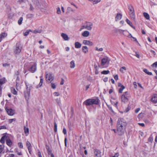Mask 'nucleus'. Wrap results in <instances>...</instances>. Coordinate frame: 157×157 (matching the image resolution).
I'll list each match as a JSON object with an SVG mask.
<instances>
[{
	"label": "nucleus",
	"mask_w": 157,
	"mask_h": 157,
	"mask_svg": "<svg viewBox=\"0 0 157 157\" xmlns=\"http://www.w3.org/2000/svg\"><path fill=\"white\" fill-rule=\"evenodd\" d=\"M127 124L126 122L123 118H119L118 120L117 127L125 128Z\"/></svg>",
	"instance_id": "obj_1"
},
{
	"label": "nucleus",
	"mask_w": 157,
	"mask_h": 157,
	"mask_svg": "<svg viewBox=\"0 0 157 157\" xmlns=\"http://www.w3.org/2000/svg\"><path fill=\"white\" fill-rule=\"evenodd\" d=\"M99 102V100L98 99H89L86 100L84 103L86 105H90L93 104L98 105Z\"/></svg>",
	"instance_id": "obj_2"
},
{
	"label": "nucleus",
	"mask_w": 157,
	"mask_h": 157,
	"mask_svg": "<svg viewBox=\"0 0 157 157\" xmlns=\"http://www.w3.org/2000/svg\"><path fill=\"white\" fill-rule=\"evenodd\" d=\"M129 95V93L128 91L124 93L121 96V101L124 103L127 102L128 101Z\"/></svg>",
	"instance_id": "obj_3"
},
{
	"label": "nucleus",
	"mask_w": 157,
	"mask_h": 157,
	"mask_svg": "<svg viewBox=\"0 0 157 157\" xmlns=\"http://www.w3.org/2000/svg\"><path fill=\"white\" fill-rule=\"evenodd\" d=\"M93 24L90 22H86L83 26V28L80 29V31H81L83 28L89 30H91L92 29Z\"/></svg>",
	"instance_id": "obj_4"
},
{
	"label": "nucleus",
	"mask_w": 157,
	"mask_h": 157,
	"mask_svg": "<svg viewBox=\"0 0 157 157\" xmlns=\"http://www.w3.org/2000/svg\"><path fill=\"white\" fill-rule=\"evenodd\" d=\"M25 85L26 87L27 91L25 93V96H29L30 95V90L31 89L33 88V86L32 85L29 84V83L25 82Z\"/></svg>",
	"instance_id": "obj_5"
},
{
	"label": "nucleus",
	"mask_w": 157,
	"mask_h": 157,
	"mask_svg": "<svg viewBox=\"0 0 157 157\" xmlns=\"http://www.w3.org/2000/svg\"><path fill=\"white\" fill-rule=\"evenodd\" d=\"M110 60L107 57L103 58L101 60V65L104 66L106 64H108L109 63Z\"/></svg>",
	"instance_id": "obj_6"
},
{
	"label": "nucleus",
	"mask_w": 157,
	"mask_h": 157,
	"mask_svg": "<svg viewBox=\"0 0 157 157\" xmlns=\"http://www.w3.org/2000/svg\"><path fill=\"white\" fill-rule=\"evenodd\" d=\"M117 133L120 136L123 135L125 131V128L117 127Z\"/></svg>",
	"instance_id": "obj_7"
},
{
	"label": "nucleus",
	"mask_w": 157,
	"mask_h": 157,
	"mask_svg": "<svg viewBox=\"0 0 157 157\" xmlns=\"http://www.w3.org/2000/svg\"><path fill=\"white\" fill-rule=\"evenodd\" d=\"M101 151L100 150L97 149H94V157H101Z\"/></svg>",
	"instance_id": "obj_8"
},
{
	"label": "nucleus",
	"mask_w": 157,
	"mask_h": 157,
	"mask_svg": "<svg viewBox=\"0 0 157 157\" xmlns=\"http://www.w3.org/2000/svg\"><path fill=\"white\" fill-rule=\"evenodd\" d=\"M16 47L14 49V52L16 54H18L21 51L22 47L21 45L18 44H17Z\"/></svg>",
	"instance_id": "obj_9"
},
{
	"label": "nucleus",
	"mask_w": 157,
	"mask_h": 157,
	"mask_svg": "<svg viewBox=\"0 0 157 157\" xmlns=\"http://www.w3.org/2000/svg\"><path fill=\"white\" fill-rule=\"evenodd\" d=\"M5 109L7 114L10 116H13L14 113V110L11 109H8L5 105Z\"/></svg>",
	"instance_id": "obj_10"
},
{
	"label": "nucleus",
	"mask_w": 157,
	"mask_h": 157,
	"mask_svg": "<svg viewBox=\"0 0 157 157\" xmlns=\"http://www.w3.org/2000/svg\"><path fill=\"white\" fill-rule=\"evenodd\" d=\"M46 80L47 81L51 82L53 79V77L51 73L47 74L46 75Z\"/></svg>",
	"instance_id": "obj_11"
},
{
	"label": "nucleus",
	"mask_w": 157,
	"mask_h": 157,
	"mask_svg": "<svg viewBox=\"0 0 157 157\" xmlns=\"http://www.w3.org/2000/svg\"><path fill=\"white\" fill-rule=\"evenodd\" d=\"M118 87H120L118 90V92L119 93H121L123 90L125 88V87L121 83H119L118 84Z\"/></svg>",
	"instance_id": "obj_12"
},
{
	"label": "nucleus",
	"mask_w": 157,
	"mask_h": 157,
	"mask_svg": "<svg viewBox=\"0 0 157 157\" xmlns=\"http://www.w3.org/2000/svg\"><path fill=\"white\" fill-rule=\"evenodd\" d=\"M36 65L35 64H34L29 68V71L32 73H33L36 71Z\"/></svg>",
	"instance_id": "obj_13"
},
{
	"label": "nucleus",
	"mask_w": 157,
	"mask_h": 157,
	"mask_svg": "<svg viewBox=\"0 0 157 157\" xmlns=\"http://www.w3.org/2000/svg\"><path fill=\"white\" fill-rule=\"evenodd\" d=\"M33 2L34 4L35 5L36 8H40V5L38 0H33Z\"/></svg>",
	"instance_id": "obj_14"
},
{
	"label": "nucleus",
	"mask_w": 157,
	"mask_h": 157,
	"mask_svg": "<svg viewBox=\"0 0 157 157\" xmlns=\"http://www.w3.org/2000/svg\"><path fill=\"white\" fill-rule=\"evenodd\" d=\"M82 43L85 45H87L90 46H92L93 45V43L87 40H84L83 41Z\"/></svg>",
	"instance_id": "obj_15"
},
{
	"label": "nucleus",
	"mask_w": 157,
	"mask_h": 157,
	"mask_svg": "<svg viewBox=\"0 0 157 157\" xmlns=\"http://www.w3.org/2000/svg\"><path fill=\"white\" fill-rule=\"evenodd\" d=\"M7 36V34L5 32L2 33L0 34V42L2 39L5 38Z\"/></svg>",
	"instance_id": "obj_16"
},
{
	"label": "nucleus",
	"mask_w": 157,
	"mask_h": 157,
	"mask_svg": "<svg viewBox=\"0 0 157 157\" xmlns=\"http://www.w3.org/2000/svg\"><path fill=\"white\" fill-rule=\"evenodd\" d=\"M151 101L154 103H157V94H154L151 99Z\"/></svg>",
	"instance_id": "obj_17"
},
{
	"label": "nucleus",
	"mask_w": 157,
	"mask_h": 157,
	"mask_svg": "<svg viewBox=\"0 0 157 157\" xmlns=\"http://www.w3.org/2000/svg\"><path fill=\"white\" fill-rule=\"evenodd\" d=\"M90 35V32L87 31H84L82 33V36L85 37H88Z\"/></svg>",
	"instance_id": "obj_18"
},
{
	"label": "nucleus",
	"mask_w": 157,
	"mask_h": 157,
	"mask_svg": "<svg viewBox=\"0 0 157 157\" xmlns=\"http://www.w3.org/2000/svg\"><path fill=\"white\" fill-rule=\"evenodd\" d=\"M7 136L6 135H4L2 136L0 140V142H1L2 144H3L5 142V140H6Z\"/></svg>",
	"instance_id": "obj_19"
},
{
	"label": "nucleus",
	"mask_w": 157,
	"mask_h": 157,
	"mask_svg": "<svg viewBox=\"0 0 157 157\" xmlns=\"http://www.w3.org/2000/svg\"><path fill=\"white\" fill-rule=\"evenodd\" d=\"M82 45L79 42H75V48H80L81 47Z\"/></svg>",
	"instance_id": "obj_20"
},
{
	"label": "nucleus",
	"mask_w": 157,
	"mask_h": 157,
	"mask_svg": "<svg viewBox=\"0 0 157 157\" xmlns=\"http://www.w3.org/2000/svg\"><path fill=\"white\" fill-rule=\"evenodd\" d=\"M82 50L83 52L85 53H87L88 52V48L87 46H84L82 47Z\"/></svg>",
	"instance_id": "obj_21"
},
{
	"label": "nucleus",
	"mask_w": 157,
	"mask_h": 157,
	"mask_svg": "<svg viewBox=\"0 0 157 157\" xmlns=\"http://www.w3.org/2000/svg\"><path fill=\"white\" fill-rule=\"evenodd\" d=\"M6 144L10 147L12 144V142L11 140L9 139H8L7 138L6 139Z\"/></svg>",
	"instance_id": "obj_22"
},
{
	"label": "nucleus",
	"mask_w": 157,
	"mask_h": 157,
	"mask_svg": "<svg viewBox=\"0 0 157 157\" xmlns=\"http://www.w3.org/2000/svg\"><path fill=\"white\" fill-rule=\"evenodd\" d=\"M61 36L63 38V39L66 40H68V37L67 35L64 33H62L61 34Z\"/></svg>",
	"instance_id": "obj_23"
},
{
	"label": "nucleus",
	"mask_w": 157,
	"mask_h": 157,
	"mask_svg": "<svg viewBox=\"0 0 157 157\" xmlns=\"http://www.w3.org/2000/svg\"><path fill=\"white\" fill-rule=\"evenodd\" d=\"M122 14L119 13H118L116 17V20H120L122 17Z\"/></svg>",
	"instance_id": "obj_24"
},
{
	"label": "nucleus",
	"mask_w": 157,
	"mask_h": 157,
	"mask_svg": "<svg viewBox=\"0 0 157 157\" xmlns=\"http://www.w3.org/2000/svg\"><path fill=\"white\" fill-rule=\"evenodd\" d=\"M129 14L132 20H134L135 17V15L134 12L129 13Z\"/></svg>",
	"instance_id": "obj_25"
},
{
	"label": "nucleus",
	"mask_w": 157,
	"mask_h": 157,
	"mask_svg": "<svg viewBox=\"0 0 157 157\" xmlns=\"http://www.w3.org/2000/svg\"><path fill=\"white\" fill-rule=\"evenodd\" d=\"M6 79L5 78L0 79V85H2L6 82Z\"/></svg>",
	"instance_id": "obj_26"
},
{
	"label": "nucleus",
	"mask_w": 157,
	"mask_h": 157,
	"mask_svg": "<svg viewBox=\"0 0 157 157\" xmlns=\"http://www.w3.org/2000/svg\"><path fill=\"white\" fill-rule=\"evenodd\" d=\"M11 91L12 93H13V94L15 95L17 94V92L14 88L11 87Z\"/></svg>",
	"instance_id": "obj_27"
},
{
	"label": "nucleus",
	"mask_w": 157,
	"mask_h": 157,
	"mask_svg": "<svg viewBox=\"0 0 157 157\" xmlns=\"http://www.w3.org/2000/svg\"><path fill=\"white\" fill-rule=\"evenodd\" d=\"M24 132L25 134H27L26 136L28 135V134L29 133V129L28 128H26L25 126L24 127Z\"/></svg>",
	"instance_id": "obj_28"
},
{
	"label": "nucleus",
	"mask_w": 157,
	"mask_h": 157,
	"mask_svg": "<svg viewBox=\"0 0 157 157\" xmlns=\"http://www.w3.org/2000/svg\"><path fill=\"white\" fill-rule=\"evenodd\" d=\"M126 21L127 23L131 27L135 29V27L133 26L132 23L128 19H127L126 20Z\"/></svg>",
	"instance_id": "obj_29"
},
{
	"label": "nucleus",
	"mask_w": 157,
	"mask_h": 157,
	"mask_svg": "<svg viewBox=\"0 0 157 157\" xmlns=\"http://www.w3.org/2000/svg\"><path fill=\"white\" fill-rule=\"evenodd\" d=\"M128 9L129 10V13L134 12L133 7L132 6H128Z\"/></svg>",
	"instance_id": "obj_30"
},
{
	"label": "nucleus",
	"mask_w": 157,
	"mask_h": 157,
	"mask_svg": "<svg viewBox=\"0 0 157 157\" xmlns=\"http://www.w3.org/2000/svg\"><path fill=\"white\" fill-rule=\"evenodd\" d=\"M143 71L145 72V73H146L147 74L149 75H152V73L151 72H149L146 69H144L143 70Z\"/></svg>",
	"instance_id": "obj_31"
},
{
	"label": "nucleus",
	"mask_w": 157,
	"mask_h": 157,
	"mask_svg": "<svg viewBox=\"0 0 157 157\" xmlns=\"http://www.w3.org/2000/svg\"><path fill=\"white\" fill-rule=\"evenodd\" d=\"M144 15L145 17L147 19L149 20L150 18L149 15L147 13H144Z\"/></svg>",
	"instance_id": "obj_32"
},
{
	"label": "nucleus",
	"mask_w": 157,
	"mask_h": 157,
	"mask_svg": "<svg viewBox=\"0 0 157 157\" xmlns=\"http://www.w3.org/2000/svg\"><path fill=\"white\" fill-rule=\"evenodd\" d=\"M75 63L73 61H71L70 62V67L71 68H74L75 67Z\"/></svg>",
	"instance_id": "obj_33"
},
{
	"label": "nucleus",
	"mask_w": 157,
	"mask_h": 157,
	"mask_svg": "<svg viewBox=\"0 0 157 157\" xmlns=\"http://www.w3.org/2000/svg\"><path fill=\"white\" fill-rule=\"evenodd\" d=\"M32 31L31 30H27L24 33V36H27L29 33L30 32H32Z\"/></svg>",
	"instance_id": "obj_34"
},
{
	"label": "nucleus",
	"mask_w": 157,
	"mask_h": 157,
	"mask_svg": "<svg viewBox=\"0 0 157 157\" xmlns=\"http://www.w3.org/2000/svg\"><path fill=\"white\" fill-rule=\"evenodd\" d=\"M42 32L41 29H36L33 32V33L36 34L37 33H40Z\"/></svg>",
	"instance_id": "obj_35"
},
{
	"label": "nucleus",
	"mask_w": 157,
	"mask_h": 157,
	"mask_svg": "<svg viewBox=\"0 0 157 157\" xmlns=\"http://www.w3.org/2000/svg\"><path fill=\"white\" fill-rule=\"evenodd\" d=\"M124 70L125 71L126 70V67H122L120 69V71L122 73H124V72L123 71Z\"/></svg>",
	"instance_id": "obj_36"
},
{
	"label": "nucleus",
	"mask_w": 157,
	"mask_h": 157,
	"mask_svg": "<svg viewBox=\"0 0 157 157\" xmlns=\"http://www.w3.org/2000/svg\"><path fill=\"white\" fill-rule=\"evenodd\" d=\"M26 145L28 148H31V144L29 141H27L26 143Z\"/></svg>",
	"instance_id": "obj_37"
},
{
	"label": "nucleus",
	"mask_w": 157,
	"mask_h": 157,
	"mask_svg": "<svg viewBox=\"0 0 157 157\" xmlns=\"http://www.w3.org/2000/svg\"><path fill=\"white\" fill-rule=\"evenodd\" d=\"M54 131L56 132L57 131V124L55 122L54 123Z\"/></svg>",
	"instance_id": "obj_38"
},
{
	"label": "nucleus",
	"mask_w": 157,
	"mask_h": 157,
	"mask_svg": "<svg viewBox=\"0 0 157 157\" xmlns=\"http://www.w3.org/2000/svg\"><path fill=\"white\" fill-rule=\"evenodd\" d=\"M109 71L108 70L104 71L101 72V73L104 75H106L109 74Z\"/></svg>",
	"instance_id": "obj_39"
},
{
	"label": "nucleus",
	"mask_w": 157,
	"mask_h": 157,
	"mask_svg": "<svg viewBox=\"0 0 157 157\" xmlns=\"http://www.w3.org/2000/svg\"><path fill=\"white\" fill-rule=\"evenodd\" d=\"M57 12L56 13L57 14H59L61 13V10L59 7H58L56 8Z\"/></svg>",
	"instance_id": "obj_40"
},
{
	"label": "nucleus",
	"mask_w": 157,
	"mask_h": 157,
	"mask_svg": "<svg viewBox=\"0 0 157 157\" xmlns=\"http://www.w3.org/2000/svg\"><path fill=\"white\" fill-rule=\"evenodd\" d=\"M23 20L22 17H20L19 20H18V23L19 25H20L21 24L22 21Z\"/></svg>",
	"instance_id": "obj_41"
},
{
	"label": "nucleus",
	"mask_w": 157,
	"mask_h": 157,
	"mask_svg": "<svg viewBox=\"0 0 157 157\" xmlns=\"http://www.w3.org/2000/svg\"><path fill=\"white\" fill-rule=\"evenodd\" d=\"M92 2H93V4H96L100 2L101 1H98V0H92Z\"/></svg>",
	"instance_id": "obj_42"
},
{
	"label": "nucleus",
	"mask_w": 157,
	"mask_h": 157,
	"mask_svg": "<svg viewBox=\"0 0 157 157\" xmlns=\"http://www.w3.org/2000/svg\"><path fill=\"white\" fill-rule=\"evenodd\" d=\"M16 120L15 118L10 119L9 120V123L10 124L13 121H15Z\"/></svg>",
	"instance_id": "obj_43"
},
{
	"label": "nucleus",
	"mask_w": 157,
	"mask_h": 157,
	"mask_svg": "<svg viewBox=\"0 0 157 157\" xmlns=\"http://www.w3.org/2000/svg\"><path fill=\"white\" fill-rule=\"evenodd\" d=\"M4 146L3 145H0V153L2 152L4 150Z\"/></svg>",
	"instance_id": "obj_44"
},
{
	"label": "nucleus",
	"mask_w": 157,
	"mask_h": 157,
	"mask_svg": "<svg viewBox=\"0 0 157 157\" xmlns=\"http://www.w3.org/2000/svg\"><path fill=\"white\" fill-rule=\"evenodd\" d=\"M27 0H19L17 2V3L19 4H20L22 2H25Z\"/></svg>",
	"instance_id": "obj_45"
},
{
	"label": "nucleus",
	"mask_w": 157,
	"mask_h": 157,
	"mask_svg": "<svg viewBox=\"0 0 157 157\" xmlns=\"http://www.w3.org/2000/svg\"><path fill=\"white\" fill-rule=\"evenodd\" d=\"M130 35L131 36V37H132L134 40V41H136V42L138 43V44L139 45H140V44H139V43H138V41L137 40V39H136V38H135V37H132V35H131V34H130Z\"/></svg>",
	"instance_id": "obj_46"
},
{
	"label": "nucleus",
	"mask_w": 157,
	"mask_h": 157,
	"mask_svg": "<svg viewBox=\"0 0 157 157\" xmlns=\"http://www.w3.org/2000/svg\"><path fill=\"white\" fill-rule=\"evenodd\" d=\"M18 146L21 148H23V146L21 142H19L18 143Z\"/></svg>",
	"instance_id": "obj_47"
},
{
	"label": "nucleus",
	"mask_w": 157,
	"mask_h": 157,
	"mask_svg": "<svg viewBox=\"0 0 157 157\" xmlns=\"http://www.w3.org/2000/svg\"><path fill=\"white\" fill-rule=\"evenodd\" d=\"M151 66L153 67H157V62H156L154 63H153L152 65Z\"/></svg>",
	"instance_id": "obj_48"
},
{
	"label": "nucleus",
	"mask_w": 157,
	"mask_h": 157,
	"mask_svg": "<svg viewBox=\"0 0 157 157\" xmlns=\"http://www.w3.org/2000/svg\"><path fill=\"white\" fill-rule=\"evenodd\" d=\"M45 147H46V149L48 151L51 150L49 146L46 144L45 145Z\"/></svg>",
	"instance_id": "obj_49"
},
{
	"label": "nucleus",
	"mask_w": 157,
	"mask_h": 157,
	"mask_svg": "<svg viewBox=\"0 0 157 157\" xmlns=\"http://www.w3.org/2000/svg\"><path fill=\"white\" fill-rule=\"evenodd\" d=\"M51 86H52V87L53 89H55L56 88V85L54 83H51Z\"/></svg>",
	"instance_id": "obj_50"
},
{
	"label": "nucleus",
	"mask_w": 157,
	"mask_h": 157,
	"mask_svg": "<svg viewBox=\"0 0 157 157\" xmlns=\"http://www.w3.org/2000/svg\"><path fill=\"white\" fill-rule=\"evenodd\" d=\"M14 155L13 154H9L6 155V157H14Z\"/></svg>",
	"instance_id": "obj_51"
},
{
	"label": "nucleus",
	"mask_w": 157,
	"mask_h": 157,
	"mask_svg": "<svg viewBox=\"0 0 157 157\" xmlns=\"http://www.w3.org/2000/svg\"><path fill=\"white\" fill-rule=\"evenodd\" d=\"M34 9L33 7V6L31 4H30V8L29 10H30L32 11Z\"/></svg>",
	"instance_id": "obj_52"
},
{
	"label": "nucleus",
	"mask_w": 157,
	"mask_h": 157,
	"mask_svg": "<svg viewBox=\"0 0 157 157\" xmlns=\"http://www.w3.org/2000/svg\"><path fill=\"white\" fill-rule=\"evenodd\" d=\"M96 50L98 51H102L103 50V48H98V47H96Z\"/></svg>",
	"instance_id": "obj_53"
},
{
	"label": "nucleus",
	"mask_w": 157,
	"mask_h": 157,
	"mask_svg": "<svg viewBox=\"0 0 157 157\" xmlns=\"http://www.w3.org/2000/svg\"><path fill=\"white\" fill-rule=\"evenodd\" d=\"M133 85H134V88L135 89H136L137 88V83L136 82H134L133 83Z\"/></svg>",
	"instance_id": "obj_54"
},
{
	"label": "nucleus",
	"mask_w": 157,
	"mask_h": 157,
	"mask_svg": "<svg viewBox=\"0 0 157 157\" xmlns=\"http://www.w3.org/2000/svg\"><path fill=\"white\" fill-rule=\"evenodd\" d=\"M16 77V86L17 87V86H18V81L19 80V78H17V77Z\"/></svg>",
	"instance_id": "obj_55"
},
{
	"label": "nucleus",
	"mask_w": 157,
	"mask_h": 157,
	"mask_svg": "<svg viewBox=\"0 0 157 157\" xmlns=\"http://www.w3.org/2000/svg\"><path fill=\"white\" fill-rule=\"evenodd\" d=\"M33 15L31 14H29L27 15V17L28 18H31V17H33Z\"/></svg>",
	"instance_id": "obj_56"
},
{
	"label": "nucleus",
	"mask_w": 157,
	"mask_h": 157,
	"mask_svg": "<svg viewBox=\"0 0 157 157\" xmlns=\"http://www.w3.org/2000/svg\"><path fill=\"white\" fill-rule=\"evenodd\" d=\"M19 73L18 71L16 72L15 74V76L16 77H17V78H18V76L19 75Z\"/></svg>",
	"instance_id": "obj_57"
},
{
	"label": "nucleus",
	"mask_w": 157,
	"mask_h": 157,
	"mask_svg": "<svg viewBox=\"0 0 157 157\" xmlns=\"http://www.w3.org/2000/svg\"><path fill=\"white\" fill-rule=\"evenodd\" d=\"M148 140L149 141H150L151 142H152L153 140V139L151 136H150L148 138Z\"/></svg>",
	"instance_id": "obj_58"
},
{
	"label": "nucleus",
	"mask_w": 157,
	"mask_h": 157,
	"mask_svg": "<svg viewBox=\"0 0 157 157\" xmlns=\"http://www.w3.org/2000/svg\"><path fill=\"white\" fill-rule=\"evenodd\" d=\"M63 132L64 135H65L67 134V130L65 128H63Z\"/></svg>",
	"instance_id": "obj_59"
},
{
	"label": "nucleus",
	"mask_w": 157,
	"mask_h": 157,
	"mask_svg": "<svg viewBox=\"0 0 157 157\" xmlns=\"http://www.w3.org/2000/svg\"><path fill=\"white\" fill-rule=\"evenodd\" d=\"M54 95L56 96H58L60 95V94L57 92H55L54 93Z\"/></svg>",
	"instance_id": "obj_60"
},
{
	"label": "nucleus",
	"mask_w": 157,
	"mask_h": 157,
	"mask_svg": "<svg viewBox=\"0 0 157 157\" xmlns=\"http://www.w3.org/2000/svg\"><path fill=\"white\" fill-rule=\"evenodd\" d=\"M42 84L41 83H40V82L39 84L36 86V87L37 88H38L39 87H40L41 86H42Z\"/></svg>",
	"instance_id": "obj_61"
},
{
	"label": "nucleus",
	"mask_w": 157,
	"mask_h": 157,
	"mask_svg": "<svg viewBox=\"0 0 157 157\" xmlns=\"http://www.w3.org/2000/svg\"><path fill=\"white\" fill-rule=\"evenodd\" d=\"M6 128V127L4 125L0 126V130L1 129H5Z\"/></svg>",
	"instance_id": "obj_62"
},
{
	"label": "nucleus",
	"mask_w": 157,
	"mask_h": 157,
	"mask_svg": "<svg viewBox=\"0 0 157 157\" xmlns=\"http://www.w3.org/2000/svg\"><path fill=\"white\" fill-rule=\"evenodd\" d=\"M38 155L39 157H42L41 152L39 150L38 151Z\"/></svg>",
	"instance_id": "obj_63"
},
{
	"label": "nucleus",
	"mask_w": 157,
	"mask_h": 157,
	"mask_svg": "<svg viewBox=\"0 0 157 157\" xmlns=\"http://www.w3.org/2000/svg\"><path fill=\"white\" fill-rule=\"evenodd\" d=\"M2 65L3 67H6V66H9L10 64L7 63H4Z\"/></svg>",
	"instance_id": "obj_64"
}]
</instances>
